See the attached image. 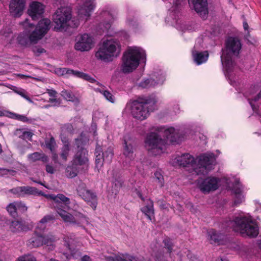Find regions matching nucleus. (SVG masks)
Listing matches in <instances>:
<instances>
[{
	"label": "nucleus",
	"instance_id": "f257e3e1",
	"mask_svg": "<svg viewBox=\"0 0 261 261\" xmlns=\"http://www.w3.org/2000/svg\"><path fill=\"white\" fill-rule=\"evenodd\" d=\"M174 164L182 167H191L197 175H205L213 168L215 164L214 154H203L196 160L189 153L176 156Z\"/></svg>",
	"mask_w": 261,
	"mask_h": 261
},
{
	"label": "nucleus",
	"instance_id": "f03ea898",
	"mask_svg": "<svg viewBox=\"0 0 261 261\" xmlns=\"http://www.w3.org/2000/svg\"><path fill=\"white\" fill-rule=\"evenodd\" d=\"M163 133V136L170 142H176L178 135L173 127L167 129L162 128L159 133L151 132L149 133L145 141V146L148 153L151 155L161 154L164 150L167 140L161 138V134Z\"/></svg>",
	"mask_w": 261,
	"mask_h": 261
},
{
	"label": "nucleus",
	"instance_id": "7ed1b4c3",
	"mask_svg": "<svg viewBox=\"0 0 261 261\" xmlns=\"http://www.w3.org/2000/svg\"><path fill=\"white\" fill-rule=\"evenodd\" d=\"M21 23L24 28V31L18 36L17 40L19 44L27 46L36 43L45 35L49 29L50 21L43 19L39 21L35 29L34 25L29 23L27 18Z\"/></svg>",
	"mask_w": 261,
	"mask_h": 261
},
{
	"label": "nucleus",
	"instance_id": "20e7f679",
	"mask_svg": "<svg viewBox=\"0 0 261 261\" xmlns=\"http://www.w3.org/2000/svg\"><path fill=\"white\" fill-rule=\"evenodd\" d=\"M17 197H24L29 195H41L47 199L53 200V205L58 210L63 207L62 204L68 206L70 204V199L62 194L57 195L54 194H45L41 191H39L36 188L30 186H21L12 188L9 191Z\"/></svg>",
	"mask_w": 261,
	"mask_h": 261
},
{
	"label": "nucleus",
	"instance_id": "39448f33",
	"mask_svg": "<svg viewBox=\"0 0 261 261\" xmlns=\"http://www.w3.org/2000/svg\"><path fill=\"white\" fill-rule=\"evenodd\" d=\"M223 225L225 227H229L235 231H239L242 234L250 237H256L258 234V226L250 217H235L232 220H226Z\"/></svg>",
	"mask_w": 261,
	"mask_h": 261
},
{
	"label": "nucleus",
	"instance_id": "423d86ee",
	"mask_svg": "<svg viewBox=\"0 0 261 261\" xmlns=\"http://www.w3.org/2000/svg\"><path fill=\"white\" fill-rule=\"evenodd\" d=\"M145 57V51L138 47H129L122 57L121 70L124 73H129L137 68L139 61Z\"/></svg>",
	"mask_w": 261,
	"mask_h": 261
},
{
	"label": "nucleus",
	"instance_id": "0eeeda50",
	"mask_svg": "<svg viewBox=\"0 0 261 261\" xmlns=\"http://www.w3.org/2000/svg\"><path fill=\"white\" fill-rule=\"evenodd\" d=\"M242 48L240 40L237 37H229L225 42V49H222L221 62L228 70L233 65V56H237Z\"/></svg>",
	"mask_w": 261,
	"mask_h": 261
},
{
	"label": "nucleus",
	"instance_id": "6e6552de",
	"mask_svg": "<svg viewBox=\"0 0 261 261\" xmlns=\"http://www.w3.org/2000/svg\"><path fill=\"white\" fill-rule=\"evenodd\" d=\"M155 103L154 99H146L143 101L135 100L131 103V114L135 118L143 120L149 116V112L153 110L152 107Z\"/></svg>",
	"mask_w": 261,
	"mask_h": 261
},
{
	"label": "nucleus",
	"instance_id": "1a4fd4ad",
	"mask_svg": "<svg viewBox=\"0 0 261 261\" xmlns=\"http://www.w3.org/2000/svg\"><path fill=\"white\" fill-rule=\"evenodd\" d=\"M120 53V46L119 43L113 40H107L103 41L95 54V57L99 60L109 61L114 56H117Z\"/></svg>",
	"mask_w": 261,
	"mask_h": 261
},
{
	"label": "nucleus",
	"instance_id": "9d476101",
	"mask_svg": "<svg viewBox=\"0 0 261 261\" xmlns=\"http://www.w3.org/2000/svg\"><path fill=\"white\" fill-rule=\"evenodd\" d=\"M71 18V10L69 7H62L57 10L53 15L54 22L56 24V28H64L71 26L69 22Z\"/></svg>",
	"mask_w": 261,
	"mask_h": 261
},
{
	"label": "nucleus",
	"instance_id": "9b49d317",
	"mask_svg": "<svg viewBox=\"0 0 261 261\" xmlns=\"http://www.w3.org/2000/svg\"><path fill=\"white\" fill-rule=\"evenodd\" d=\"M77 194L91 207L95 210L97 205V197L95 193L88 190L85 184H80L76 189Z\"/></svg>",
	"mask_w": 261,
	"mask_h": 261
},
{
	"label": "nucleus",
	"instance_id": "f8f14e48",
	"mask_svg": "<svg viewBox=\"0 0 261 261\" xmlns=\"http://www.w3.org/2000/svg\"><path fill=\"white\" fill-rule=\"evenodd\" d=\"M219 179L215 177H208L205 179L199 178L197 180L198 188L203 193H208L216 190L219 186Z\"/></svg>",
	"mask_w": 261,
	"mask_h": 261
},
{
	"label": "nucleus",
	"instance_id": "ddd939ff",
	"mask_svg": "<svg viewBox=\"0 0 261 261\" xmlns=\"http://www.w3.org/2000/svg\"><path fill=\"white\" fill-rule=\"evenodd\" d=\"M95 154L96 166L97 167H101L103 162L109 164L112 162L114 156L113 147L112 146L108 147L106 149L104 150L102 155L100 153L99 148H97L96 149Z\"/></svg>",
	"mask_w": 261,
	"mask_h": 261
},
{
	"label": "nucleus",
	"instance_id": "4468645a",
	"mask_svg": "<svg viewBox=\"0 0 261 261\" xmlns=\"http://www.w3.org/2000/svg\"><path fill=\"white\" fill-rule=\"evenodd\" d=\"M93 46V38L87 34H84L78 37L74 48L77 50L85 51L89 50Z\"/></svg>",
	"mask_w": 261,
	"mask_h": 261
},
{
	"label": "nucleus",
	"instance_id": "2eb2a0df",
	"mask_svg": "<svg viewBox=\"0 0 261 261\" xmlns=\"http://www.w3.org/2000/svg\"><path fill=\"white\" fill-rule=\"evenodd\" d=\"M191 8L194 9L203 19L208 15L207 0H188Z\"/></svg>",
	"mask_w": 261,
	"mask_h": 261
},
{
	"label": "nucleus",
	"instance_id": "dca6fc26",
	"mask_svg": "<svg viewBox=\"0 0 261 261\" xmlns=\"http://www.w3.org/2000/svg\"><path fill=\"white\" fill-rule=\"evenodd\" d=\"M25 6V0H11L9 5L10 13L14 17H19Z\"/></svg>",
	"mask_w": 261,
	"mask_h": 261
},
{
	"label": "nucleus",
	"instance_id": "f3484780",
	"mask_svg": "<svg viewBox=\"0 0 261 261\" xmlns=\"http://www.w3.org/2000/svg\"><path fill=\"white\" fill-rule=\"evenodd\" d=\"M82 3V6L79 10V16L80 18L87 20L90 16L91 12L94 7V0H77Z\"/></svg>",
	"mask_w": 261,
	"mask_h": 261
},
{
	"label": "nucleus",
	"instance_id": "a211bd4d",
	"mask_svg": "<svg viewBox=\"0 0 261 261\" xmlns=\"http://www.w3.org/2000/svg\"><path fill=\"white\" fill-rule=\"evenodd\" d=\"M123 155L128 160H132L135 158V148L133 144V141L128 137H125L122 143Z\"/></svg>",
	"mask_w": 261,
	"mask_h": 261
},
{
	"label": "nucleus",
	"instance_id": "6ab92c4d",
	"mask_svg": "<svg viewBox=\"0 0 261 261\" xmlns=\"http://www.w3.org/2000/svg\"><path fill=\"white\" fill-rule=\"evenodd\" d=\"M50 240L48 237L38 234L36 232L27 242V245L31 248L39 247L43 244H48Z\"/></svg>",
	"mask_w": 261,
	"mask_h": 261
},
{
	"label": "nucleus",
	"instance_id": "aec40b11",
	"mask_svg": "<svg viewBox=\"0 0 261 261\" xmlns=\"http://www.w3.org/2000/svg\"><path fill=\"white\" fill-rule=\"evenodd\" d=\"M44 6L40 3L33 2L30 5L28 9V13L34 20L41 17L44 12Z\"/></svg>",
	"mask_w": 261,
	"mask_h": 261
},
{
	"label": "nucleus",
	"instance_id": "412c9836",
	"mask_svg": "<svg viewBox=\"0 0 261 261\" xmlns=\"http://www.w3.org/2000/svg\"><path fill=\"white\" fill-rule=\"evenodd\" d=\"M87 151L84 148H81L75 153L72 160L73 165H83L88 162Z\"/></svg>",
	"mask_w": 261,
	"mask_h": 261
},
{
	"label": "nucleus",
	"instance_id": "4be33fe9",
	"mask_svg": "<svg viewBox=\"0 0 261 261\" xmlns=\"http://www.w3.org/2000/svg\"><path fill=\"white\" fill-rule=\"evenodd\" d=\"M165 80V76L161 74L156 80L152 78L146 79L141 82L139 86L143 88L154 87L159 84H162Z\"/></svg>",
	"mask_w": 261,
	"mask_h": 261
},
{
	"label": "nucleus",
	"instance_id": "5701e85b",
	"mask_svg": "<svg viewBox=\"0 0 261 261\" xmlns=\"http://www.w3.org/2000/svg\"><path fill=\"white\" fill-rule=\"evenodd\" d=\"M232 190L236 195V198L234 200V204H238L240 203L243 199V196L241 194L242 186L240 183L239 179H235Z\"/></svg>",
	"mask_w": 261,
	"mask_h": 261
},
{
	"label": "nucleus",
	"instance_id": "b1692460",
	"mask_svg": "<svg viewBox=\"0 0 261 261\" xmlns=\"http://www.w3.org/2000/svg\"><path fill=\"white\" fill-rule=\"evenodd\" d=\"M224 237V235L221 233H217V231L214 229H210L207 231V239L212 244H221Z\"/></svg>",
	"mask_w": 261,
	"mask_h": 261
},
{
	"label": "nucleus",
	"instance_id": "393cba45",
	"mask_svg": "<svg viewBox=\"0 0 261 261\" xmlns=\"http://www.w3.org/2000/svg\"><path fill=\"white\" fill-rule=\"evenodd\" d=\"M57 212L65 223H68L72 225H75L76 221H75L74 215H72L62 208H59L58 210H57Z\"/></svg>",
	"mask_w": 261,
	"mask_h": 261
},
{
	"label": "nucleus",
	"instance_id": "a878e982",
	"mask_svg": "<svg viewBox=\"0 0 261 261\" xmlns=\"http://www.w3.org/2000/svg\"><path fill=\"white\" fill-rule=\"evenodd\" d=\"M193 56L196 63L197 65H200L207 61L208 54L207 51L202 52L195 51L193 53Z\"/></svg>",
	"mask_w": 261,
	"mask_h": 261
},
{
	"label": "nucleus",
	"instance_id": "bb28decb",
	"mask_svg": "<svg viewBox=\"0 0 261 261\" xmlns=\"http://www.w3.org/2000/svg\"><path fill=\"white\" fill-rule=\"evenodd\" d=\"M141 211L147 217L149 220H151L152 216L154 215L153 202L149 200L148 203L141 208Z\"/></svg>",
	"mask_w": 261,
	"mask_h": 261
},
{
	"label": "nucleus",
	"instance_id": "cd10ccee",
	"mask_svg": "<svg viewBox=\"0 0 261 261\" xmlns=\"http://www.w3.org/2000/svg\"><path fill=\"white\" fill-rule=\"evenodd\" d=\"M115 171L113 170L111 172V174L113 175V188L115 189V194H117L118 190L122 187L123 181L122 179L120 177V176L118 173H116Z\"/></svg>",
	"mask_w": 261,
	"mask_h": 261
},
{
	"label": "nucleus",
	"instance_id": "c85d7f7f",
	"mask_svg": "<svg viewBox=\"0 0 261 261\" xmlns=\"http://www.w3.org/2000/svg\"><path fill=\"white\" fill-rule=\"evenodd\" d=\"M26 228V226L19 221H13L10 225V229L13 232H19L25 230Z\"/></svg>",
	"mask_w": 261,
	"mask_h": 261
},
{
	"label": "nucleus",
	"instance_id": "c756f323",
	"mask_svg": "<svg viewBox=\"0 0 261 261\" xmlns=\"http://www.w3.org/2000/svg\"><path fill=\"white\" fill-rule=\"evenodd\" d=\"M54 219L55 218L53 215H48L45 216L38 223L36 229L41 231L44 230L46 228V224L53 221Z\"/></svg>",
	"mask_w": 261,
	"mask_h": 261
},
{
	"label": "nucleus",
	"instance_id": "7c9ffc66",
	"mask_svg": "<svg viewBox=\"0 0 261 261\" xmlns=\"http://www.w3.org/2000/svg\"><path fill=\"white\" fill-rule=\"evenodd\" d=\"M61 95L67 100L73 102L75 104H78L80 102L79 98L75 96L70 91L64 90L61 92Z\"/></svg>",
	"mask_w": 261,
	"mask_h": 261
},
{
	"label": "nucleus",
	"instance_id": "2f4dec72",
	"mask_svg": "<svg viewBox=\"0 0 261 261\" xmlns=\"http://www.w3.org/2000/svg\"><path fill=\"white\" fill-rule=\"evenodd\" d=\"M73 215L75 221H76L75 225L81 226L82 223L84 222H88V219L86 216L81 213L75 212Z\"/></svg>",
	"mask_w": 261,
	"mask_h": 261
},
{
	"label": "nucleus",
	"instance_id": "473e14b6",
	"mask_svg": "<svg viewBox=\"0 0 261 261\" xmlns=\"http://www.w3.org/2000/svg\"><path fill=\"white\" fill-rule=\"evenodd\" d=\"M75 165H72L71 166H68L66 169V175L68 178H73L75 177L78 172L77 169Z\"/></svg>",
	"mask_w": 261,
	"mask_h": 261
},
{
	"label": "nucleus",
	"instance_id": "72a5a7b5",
	"mask_svg": "<svg viewBox=\"0 0 261 261\" xmlns=\"http://www.w3.org/2000/svg\"><path fill=\"white\" fill-rule=\"evenodd\" d=\"M114 261H144V258H136L134 257L126 255L125 257H121L120 256H115L113 259Z\"/></svg>",
	"mask_w": 261,
	"mask_h": 261
},
{
	"label": "nucleus",
	"instance_id": "f704fd0d",
	"mask_svg": "<svg viewBox=\"0 0 261 261\" xmlns=\"http://www.w3.org/2000/svg\"><path fill=\"white\" fill-rule=\"evenodd\" d=\"M45 144L46 147L49 149L51 152L55 151L56 148V143L53 137H51L49 140H46Z\"/></svg>",
	"mask_w": 261,
	"mask_h": 261
},
{
	"label": "nucleus",
	"instance_id": "c9c22d12",
	"mask_svg": "<svg viewBox=\"0 0 261 261\" xmlns=\"http://www.w3.org/2000/svg\"><path fill=\"white\" fill-rule=\"evenodd\" d=\"M13 90L15 93H16L17 94H19V95L25 98L29 102H33L32 99L26 94V92L24 90L22 89H18L15 87L14 89H13Z\"/></svg>",
	"mask_w": 261,
	"mask_h": 261
},
{
	"label": "nucleus",
	"instance_id": "e433bc0d",
	"mask_svg": "<svg viewBox=\"0 0 261 261\" xmlns=\"http://www.w3.org/2000/svg\"><path fill=\"white\" fill-rule=\"evenodd\" d=\"M16 202L11 203L7 206V211L13 217H15L17 215V207L15 205Z\"/></svg>",
	"mask_w": 261,
	"mask_h": 261
},
{
	"label": "nucleus",
	"instance_id": "4c0bfd02",
	"mask_svg": "<svg viewBox=\"0 0 261 261\" xmlns=\"http://www.w3.org/2000/svg\"><path fill=\"white\" fill-rule=\"evenodd\" d=\"M70 146H68L67 145H63L62 147L61 153V157L64 161H66L67 159V157L69 155V152L70 151Z\"/></svg>",
	"mask_w": 261,
	"mask_h": 261
},
{
	"label": "nucleus",
	"instance_id": "58836bf2",
	"mask_svg": "<svg viewBox=\"0 0 261 261\" xmlns=\"http://www.w3.org/2000/svg\"><path fill=\"white\" fill-rule=\"evenodd\" d=\"M75 74H76V76H77L78 77L82 78V79L85 80L86 81H88L91 83H94L96 82L95 79H94L93 78H92V77H91L90 75H89L88 74H87L86 73H83L82 72H76Z\"/></svg>",
	"mask_w": 261,
	"mask_h": 261
},
{
	"label": "nucleus",
	"instance_id": "ea45409f",
	"mask_svg": "<svg viewBox=\"0 0 261 261\" xmlns=\"http://www.w3.org/2000/svg\"><path fill=\"white\" fill-rule=\"evenodd\" d=\"M16 173V171L12 169L0 168V176H5L8 175L14 176Z\"/></svg>",
	"mask_w": 261,
	"mask_h": 261
},
{
	"label": "nucleus",
	"instance_id": "a19ab883",
	"mask_svg": "<svg viewBox=\"0 0 261 261\" xmlns=\"http://www.w3.org/2000/svg\"><path fill=\"white\" fill-rule=\"evenodd\" d=\"M16 202V206L17 207V211H19L21 213H24L27 211V206L25 205V204L21 202Z\"/></svg>",
	"mask_w": 261,
	"mask_h": 261
},
{
	"label": "nucleus",
	"instance_id": "79ce46f5",
	"mask_svg": "<svg viewBox=\"0 0 261 261\" xmlns=\"http://www.w3.org/2000/svg\"><path fill=\"white\" fill-rule=\"evenodd\" d=\"M163 243L165 245V247L168 249V252L170 253L172 251L173 245L169 238L165 239L163 240Z\"/></svg>",
	"mask_w": 261,
	"mask_h": 261
},
{
	"label": "nucleus",
	"instance_id": "37998d69",
	"mask_svg": "<svg viewBox=\"0 0 261 261\" xmlns=\"http://www.w3.org/2000/svg\"><path fill=\"white\" fill-rule=\"evenodd\" d=\"M185 0H176L174 6L172 8V11H178L179 9L184 5Z\"/></svg>",
	"mask_w": 261,
	"mask_h": 261
},
{
	"label": "nucleus",
	"instance_id": "c03bdc74",
	"mask_svg": "<svg viewBox=\"0 0 261 261\" xmlns=\"http://www.w3.org/2000/svg\"><path fill=\"white\" fill-rule=\"evenodd\" d=\"M154 176L156 181L159 182L160 187H162L164 184L163 175L160 172H156L154 173Z\"/></svg>",
	"mask_w": 261,
	"mask_h": 261
},
{
	"label": "nucleus",
	"instance_id": "a18cd8bd",
	"mask_svg": "<svg viewBox=\"0 0 261 261\" xmlns=\"http://www.w3.org/2000/svg\"><path fill=\"white\" fill-rule=\"evenodd\" d=\"M42 153L36 152L28 155L29 159L33 162H36L40 160Z\"/></svg>",
	"mask_w": 261,
	"mask_h": 261
},
{
	"label": "nucleus",
	"instance_id": "49530a36",
	"mask_svg": "<svg viewBox=\"0 0 261 261\" xmlns=\"http://www.w3.org/2000/svg\"><path fill=\"white\" fill-rule=\"evenodd\" d=\"M102 93L103 95L105 96V97L109 101L111 102L112 103L114 102V98L113 96V95L107 90H104L102 91Z\"/></svg>",
	"mask_w": 261,
	"mask_h": 261
},
{
	"label": "nucleus",
	"instance_id": "de8ad7c7",
	"mask_svg": "<svg viewBox=\"0 0 261 261\" xmlns=\"http://www.w3.org/2000/svg\"><path fill=\"white\" fill-rule=\"evenodd\" d=\"M18 261H36V259L34 256L28 254L20 257Z\"/></svg>",
	"mask_w": 261,
	"mask_h": 261
},
{
	"label": "nucleus",
	"instance_id": "09e8293b",
	"mask_svg": "<svg viewBox=\"0 0 261 261\" xmlns=\"http://www.w3.org/2000/svg\"><path fill=\"white\" fill-rule=\"evenodd\" d=\"M73 130V128L71 124H66L62 127V132L63 133H71Z\"/></svg>",
	"mask_w": 261,
	"mask_h": 261
},
{
	"label": "nucleus",
	"instance_id": "8fccbe9b",
	"mask_svg": "<svg viewBox=\"0 0 261 261\" xmlns=\"http://www.w3.org/2000/svg\"><path fill=\"white\" fill-rule=\"evenodd\" d=\"M33 136V133L30 132L24 131L23 132L22 135L19 136V137L22 139L30 140Z\"/></svg>",
	"mask_w": 261,
	"mask_h": 261
},
{
	"label": "nucleus",
	"instance_id": "3c124183",
	"mask_svg": "<svg viewBox=\"0 0 261 261\" xmlns=\"http://www.w3.org/2000/svg\"><path fill=\"white\" fill-rule=\"evenodd\" d=\"M152 255L156 260L159 261H163L164 255L162 251H158L156 252H154Z\"/></svg>",
	"mask_w": 261,
	"mask_h": 261
},
{
	"label": "nucleus",
	"instance_id": "603ef678",
	"mask_svg": "<svg viewBox=\"0 0 261 261\" xmlns=\"http://www.w3.org/2000/svg\"><path fill=\"white\" fill-rule=\"evenodd\" d=\"M65 246L67 248L69 249V250L70 251V252L73 256L75 255L76 253L77 254L80 253V252L77 250H75L74 248L70 247V245L68 243H66L65 244Z\"/></svg>",
	"mask_w": 261,
	"mask_h": 261
},
{
	"label": "nucleus",
	"instance_id": "864d4df0",
	"mask_svg": "<svg viewBox=\"0 0 261 261\" xmlns=\"http://www.w3.org/2000/svg\"><path fill=\"white\" fill-rule=\"evenodd\" d=\"M157 203L159 205L160 207L162 209L167 208V204L164 200L163 199H160L158 200Z\"/></svg>",
	"mask_w": 261,
	"mask_h": 261
},
{
	"label": "nucleus",
	"instance_id": "5fc2aeb1",
	"mask_svg": "<svg viewBox=\"0 0 261 261\" xmlns=\"http://www.w3.org/2000/svg\"><path fill=\"white\" fill-rule=\"evenodd\" d=\"M15 117L17 119L21 121L22 122H27L29 119L28 118L24 116V115H15Z\"/></svg>",
	"mask_w": 261,
	"mask_h": 261
},
{
	"label": "nucleus",
	"instance_id": "6e6d98bb",
	"mask_svg": "<svg viewBox=\"0 0 261 261\" xmlns=\"http://www.w3.org/2000/svg\"><path fill=\"white\" fill-rule=\"evenodd\" d=\"M46 171L47 173L50 174H53L55 172V169L54 168L49 165H46Z\"/></svg>",
	"mask_w": 261,
	"mask_h": 261
},
{
	"label": "nucleus",
	"instance_id": "4d7b16f0",
	"mask_svg": "<svg viewBox=\"0 0 261 261\" xmlns=\"http://www.w3.org/2000/svg\"><path fill=\"white\" fill-rule=\"evenodd\" d=\"M18 76H19L20 78L23 79H25V78H32V79H34V80L38 81H41V79L39 78L33 77L30 75H26L21 74H18Z\"/></svg>",
	"mask_w": 261,
	"mask_h": 261
},
{
	"label": "nucleus",
	"instance_id": "13d9d810",
	"mask_svg": "<svg viewBox=\"0 0 261 261\" xmlns=\"http://www.w3.org/2000/svg\"><path fill=\"white\" fill-rule=\"evenodd\" d=\"M47 92L49 94L50 96L51 97H56L57 94V92L53 89H47Z\"/></svg>",
	"mask_w": 261,
	"mask_h": 261
},
{
	"label": "nucleus",
	"instance_id": "bf43d9fd",
	"mask_svg": "<svg viewBox=\"0 0 261 261\" xmlns=\"http://www.w3.org/2000/svg\"><path fill=\"white\" fill-rule=\"evenodd\" d=\"M75 145H76V146L78 148V150H79L81 148H83L81 146L82 144V141L81 139H75Z\"/></svg>",
	"mask_w": 261,
	"mask_h": 261
},
{
	"label": "nucleus",
	"instance_id": "052dcab7",
	"mask_svg": "<svg viewBox=\"0 0 261 261\" xmlns=\"http://www.w3.org/2000/svg\"><path fill=\"white\" fill-rule=\"evenodd\" d=\"M61 138V140L64 144V145H67L68 146H70L69 142L68 139L65 137L63 136L62 135Z\"/></svg>",
	"mask_w": 261,
	"mask_h": 261
},
{
	"label": "nucleus",
	"instance_id": "680f3d73",
	"mask_svg": "<svg viewBox=\"0 0 261 261\" xmlns=\"http://www.w3.org/2000/svg\"><path fill=\"white\" fill-rule=\"evenodd\" d=\"M34 53L37 54V56H39L40 54H42L45 52L44 49L42 48H37L35 50H34Z\"/></svg>",
	"mask_w": 261,
	"mask_h": 261
},
{
	"label": "nucleus",
	"instance_id": "e2e57ef3",
	"mask_svg": "<svg viewBox=\"0 0 261 261\" xmlns=\"http://www.w3.org/2000/svg\"><path fill=\"white\" fill-rule=\"evenodd\" d=\"M40 160H41V161H42L44 163H46L48 161V158L44 154L42 153Z\"/></svg>",
	"mask_w": 261,
	"mask_h": 261
},
{
	"label": "nucleus",
	"instance_id": "0e129e2a",
	"mask_svg": "<svg viewBox=\"0 0 261 261\" xmlns=\"http://www.w3.org/2000/svg\"><path fill=\"white\" fill-rule=\"evenodd\" d=\"M80 71H74L72 69H69L67 68V72H66V74H72L76 76V72H79Z\"/></svg>",
	"mask_w": 261,
	"mask_h": 261
},
{
	"label": "nucleus",
	"instance_id": "69168bd1",
	"mask_svg": "<svg viewBox=\"0 0 261 261\" xmlns=\"http://www.w3.org/2000/svg\"><path fill=\"white\" fill-rule=\"evenodd\" d=\"M53 153V160L55 161V162H57L58 155V154L55 152V151L52 152Z\"/></svg>",
	"mask_w": 261,
	"mask_h": 261
},
{
	"label": "nucleus",
	"instance_id": "338daca9",
	"mask_svg": "<svg viewBox=\"0 0 261 261\" xmlns=\"http://www.w3.org/2000/svg\"><path fill=\"white\" fill-rule=\"evenodd\" d=\"M81 261H91V259L89 256L84 255L81 258Z\"/></svg>",
	"mask_w": 261,
	"mask_h": 261
},
{
	"label": "nucleus",
	"instance_id": "774afa93",
	"mask_svg": "<svg viewBox=\"0 0 261 261\" xmlns=\"http://www.w3.org/2000/svg\"><path fill=\"white\" fill-rule=\"evenodd\" d=\"M111 27V24L110 22H108L106 24V25L105 26V29L103 30V32L107 31L108 29H109Z\"/></svg>",
	"mask_w": 261,
	"mask_h": 261
}]
</instances>
